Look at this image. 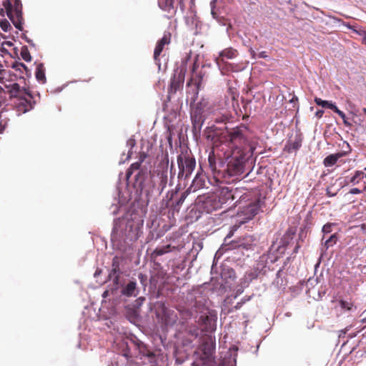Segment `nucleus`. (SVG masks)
<instances>
[{
  "label": "nucleus",
  "mask_w": 366,
  "mask_h": 366,
  "mask_svg": "<svg viewBox=\"0 0 366 366\" xmlns=\"http://www.w3.org/2000/svg\"><path fill=\"white\" fill-rule=\"evenodd\" d=\"M255 149L256 146L254 145H247L244 149L240 147L233 149L224 169V173L222 178L226 181H229L231 177L238 179L241 177L244 172L247 162L252 157Z\"/></svg>",
  "instance_id": "1"
},
{
  "label": "nucleus",
  "mask_w": 366,
  "mask_h": 366,
  "mask_svg": "<svg viewBox=\"0 0 366 366\" xmlns=\"http://www.w3.org/2000/svg\"><path fill=\"white\" fill-rule=\"evenodd\" d=\"M2 83L7 89L10 98L14 99L13 104L19 114H25L34 107L36 102L29 86H21L17 82L9 84L4 81Z\"/></svg>",
  "instance_id": "2"
},
{
  "label": "nucleus",
  "mask_w": 366,
  "mask_h": 366,
  "mask_svg": "<svg viewBox=\"0 0 366 366\" xmlns=\"http://www.w3.org/2000/svg\"><path fill=\"white\" fill-rule=\"evenodd\" d=\"M242 197L236 200L235 207H239L238 214L244 217L245 220L252 219L257 215L261 208V194L257 190H248L243 189Z\"/></svg>",
  "instance_id": "3"
},
{
  "label": "nucleus",
  "mask_w": 366,
  "mask_h": 366,
  "mask_svg": "<svg viewBox=\"0 0 366 366\" xmlns=\"http://www.w3.org/2000/svg\"><path fill=\"white\" fill-rule=\"evenodd\" d=\"M248 134L249 129L243 124L227 131V137L229 142L232 145V150L236 147H240L244 149L247 145L255 146V144L252 141L249 140Z\"/></svg>",
  "instance_id": "4"
},
{
  "label": "nucleus",
  "mask_w": 366,
  "mask_h": 366,
  "mask_svg": "<svg viewBox=\"0 0 366 366\" xmlns=\"http://www.w3.org/2000/svg\"><path fill=\"white\" fill-rule=\"evenodd\" d=\"M3 6L6 10V15L14 26L17 29L22 31L24 18L21 0H5Z\"/></svg>",
  "instance_id": "5"
},
{
  "label": "nucleus",
  "mask_w": 366,
  "mask_h": 366,
  "mask_svg": "<svg viewBox=\"0 0 366 366\" xmlns=\"http://www.w3.org/2000/svg\"><path fill=\"white\" fill-rule=\"evenodd\" d=\"M179 167L178 178L187 179L190 177L196 167V160L191 152L186 151L177 156Z\"/></svg>",
  "instance_id": "6"
},
{
  "label": "nucleus",
  "mask_w": 366,
  "mask_h": 366,
  "mask_svg": "<svg viewBox=\"0 0 366 366\" xmlns=\"http://www.w3.org/2000/svg\"><path fill=\"white\" fill-rule=\"evenodd\" d=\"M244 188L221 187L217 190L215 194L219 199L221 204H229L234 200H239L242 197V192Z\"/></svg>",
  "instance_id": "7"
},
{
  "label": "nucleus",
  "mask_w": 366,
  "mask_h": 366,
  "mask_svg": "<svg viewBox=\"0 0 366 366\" xmlns=\"http://www.w3.org/2000/svg\"><path fill=\"white\" fill-rule=\"evenodd\" d=\"M191 59V55L187 54V56L182 60V66L180 68V71L178 75V77L174 78L171 81L170 84V91L172 92L175 93L178 89L183 86L185 74L187 71V64L189 61Z\"/></svg>",
  "instance_id": "8"
},
{
  "label": "nucleus",
  "mask_w": 366,
  "mask_h": 366,
  "mask_svg": "<svg viewBox=\"0 0 366 366\" xmlns=\"http://www.w3.org/2000/svg\"><path fill=\"white\" fill-rule=\"evenodd\" d=\"M208 164L209 169L215 177H222V175L224 173V162L220 158H217L215 156L213 150L209 154Z\"/></svg>",
  "instance_id": "9"
},
{
  "label": "nucleus",
  "mask_w": 366,
  "mask_h": 366,
  "mask_svg": "<svg viewBox=\"0 0 366 366\" xmlns=\"http://www.w3.org/2000/svg\"><path fill=\"white\" fill-rule=\"evenodd\" d=\"M11 68L14 71L19 72V77H18V74H13L11 71H9V77H10L11 81H13L15 80L19 81L20 84L21 83H23L24 86H26V79H25L24 76H22V74L24 72L27 77H30L31 76V73L30 70L27 68V66L21 62L15 61L14 63L12 64Z\"/></svg>",
  "instance_id": "10"
},
{
  "label": "nucleus",
  "mask_w": 366,
  "mask_h": 366,
  "mask_svg": "<svg viewBox=\"0 0 366 366\" xmlns=\"http://www.w3.org/2000/svg\"><path fill=\"white\" fill-rule=\"evenodd\" d=\"M154 172L157 174L158 189L161 193L168 182V163L160 164Z\"/></svg>",
  "instance_id": "11"
},
{
  "label": "nucleus",
  "mask_w": 366,
  "mask_h": 366,
  "mask_svg": "<svg viewBox=\"0 0 366 366\" xmlns=\"http://www.w3.org/2000/svg\"><path fill=\"white\" fill-rule=\"evenodd\" d=\"M176 1H177L179 4L181 9L184 10V0H176ZM174 2L175 0H158L159 7L162 10L170 14V16L168 17L169 19L172 18L176 14L177 8L174 6Z\"/></svg>",
  "instance_id": "12"
},
{
  "label": "nucleus",
  "mask_w": 366,
  "mask_h": 366,
  "mask_svg": "<svg viewBox=\"0 0 366 366\" xmlns=\"http://www.w3.org/2000/svg\"><path fill=\"white\" fill-rule=\"evenodd\" d=\"M199 350L202 352V360H208L212 357L214 350V343L211 336H206L202 338Z\"/></svg>",
  "instance_id": "13"
},
{
  "label": "nucleus",
  "mask_w": 366,
  "mask_h": 366,
  "mask_svg": "<svg viewBox=\"0 0 366 366\" xmlns=\"http://www.w3.org/2000/svg\"><path fill=\"white\" fill-rule=\"evenodd\" d=\"M219 201L215 193H213L205 198L203 207L207 213H211L223 207Z\"/></svg>",
  "instance_id": "14"
},
{
  "label": "nucleus",
  "mask_w": 366,
  "mask_h": 366,
  "mask_svg": "<svg viewBox=\"0 0 366 366\" xmlns=\"http://www.w3.org/2000/svg\"><path fill=\"white\" fill-rule=\"evenodd\" d=\"M121 295L126 297H135L139 293V289L135 280H129L121 287Z\"/></svg>",
  "instance_id": "15"
},
{
  "label": "nucleus",
  "mask_w": 366,
  "mask_h": 366,
  "mask_svg": "<svg viewBox=\"0 0 366 366\" xmlns=\"http://www.w3.org/2000/svg\"><path fill=\"white\" fill-rule=\"evenodd\" d=\"M171 37V34L169 32H166L164 34L162 38L157 41L154 51V59L157 64H159V57L162 52L164 46L169 45L170 44Z\"/></svg>",
  "instance_id": "16"
},
{
  "label": "nucleus",
  "mask_w": 366,
  "mask_h": 366,
  "mask_svg": "<svg viewBox=\"0 0 366 366\" xmlns=\"http://www.w3.org/2000/svg\"><path fill=\"white\" fill-rule=\"evenodd\" d=\"M254 238L251 235H247L231 243L229 249H236L242 247L245 249H249L252 248V245L254 244Z\"/></svg>",
  "instance_id": "17"
},
{
  "label": "nucleus",
  "mask_w": 366,
  "mask_h": 366,
  "mask_svg": "<svg viewBox=\"0 0 366 366\" xmlns=\"http://www.w3.org/2000/svg\"><path fill=\"white\" fill-rule=\"evenodd\" d=\"M147 157V155L145 153H141L139 157V160L137 162H134L131 164L129 168L127 171L126 174V179L127 181H129V178L131 177L132 174L134 171H138V173L136 174L135 178L136 180L138 181V179L140 178V176L142 173V171H140V167L142 163L144 161L145 158Z\"/></svg>",
  "instance_id": "18"
},
{
  "label": "nucleus",
  "mask_w": 366,
  "mask_h": 366,
  "mask_svg": "<svg viewBox=\"0 0 366 366\" xmlns=\"http://www.w3.org/2000/svg\"><path fill=\"white\" fill-rule=\"evenodd\" d=\"M198 323L202 327V331L204 332H212L216 329L214 320L207 315H202L199 318Z\"/></svg>",
  "instance_id": "19"
},
{
  "label": "nucleus",
  "mask_w": 366,
  "mask_h": 366,
  "mask_svg": "<svg viewBox=\"0 0 366 366\" xmlns=\"http://www.w3.org/2000/svg\"><path fill=\"white\" fill-rule=\"evenodd\" d=\"M199 68V64L197 61H194L191 68V76L187 82V86H189L192 84L195 85L199 89L202 80V76L199 74L196 73V70Z\"/></svg>",
  "instance_id": "20"
},
{
  "label": "nucleus",
  "mask_w": 366,
  "mask_h": 366,
  "mask_svg": "<svg viewBox=\"0 0 366 366\" xmlns=\"http://www.w3.org/2000/svg\"><path fill=\"white\" fill-rule=\"evenodd\" d=\"M238 55V51L237 49L229 47L226 48L225 49L222 50L219 53V56L217 59L218 61H224V59H232L235 58Z\"/></svg>",
  "instance_id": "21"
},
{
  "label": "nucleus",
  "mask_w": 366,
  "mask_h": 366,
  "mask_svg": "<svg viewBox=\"0 0 366 366\" xmlns=\"http://www.w3.org/2000/svg\"><path fill=\"white\" fill-rule=\"evenodd\" d=\"M345 154L346 153L343 152L330 154L324 159L323 164L326 167H332L337 163L340 158L344 157Z\"/></svg>",
  "instance_id": "22"
},
{
  "label": "nucleus",
  "mask_w": 366,
  "mask_h": 366,
  "mask_svg": "<svg viewBox=\"0 0 366 366\" xmlns=\"http://www.w3.org/2000/svg\"><path fill=\"white\" fill-rule=\"evenodd\" d=\"M315 102L318 105L321 106L324 108H329L334 111L335 113H337L338 115H341L342 111L340 110L337 106L332 103V102L322 100L320 98L315 97Z\"/></svg>",
  "instance_id": "23"
},
{
  "label": "nucleus",
  "mask_w": 366,
  "mask_h": 366,
  "mask_svg": "<svg viewBox=\"0 0 366 366\" xmlns=\"http://www.w3.org/2000/svg\"><path fill=\"white\" fill-rule=\"evenodd\" d=\"M296 234V229L294 227H289L282 237L281 238V245L282 247H287L290 242L293 239L295 235Z\"/></svg>",
  "instance_id": "24"
},
{
  "label": "nucleus",
  "mask_w": 366,
  "mask_h": 366,
  "mask_svg": "<svg viewBox=\"0 0 366 366\" xmlns=\"http://www.w3.org/2000/svg\"><path fill=\"white\" fill-rule=\"evenodd\" d=\"M364 178V172L360 170L355 172L354 175L351 177H347L343 184V186L348 185L349 184H357Z\"/></svg>",
  "instance_id": "25"
},
{
  "label": "nucleus",
  "mask_w": 366,
  "mask_h": 366,
  "mask_svg": "<svg viewBox=\"0 0 366 366\" xmlns=\"http://www.w3.org/2000/svg\"><path fill=\"white\" fill-rule=\"evenodd\" d=\"M302 146V139L300 136H295L294 139H290L288 141L287 145L285 146L288 152H291L292 151H296L299 149Z\"/></svg>",
  "instance_id": "26"
},
{
  "label": "nucleus",
  "mask_w": 366,
  "mask_h": 366,
  "mask_svg": "<svg viewBox=\"0 0 366 366\" xmlns=\"http://www.w3.org/2000/svg\"><path fill=\"white\" fill-rule=\"evenodd\" d=\"M191 120L194 130H200L204 122L203 115L191 113Z\"/></svg>",
  "instance_id": "27"
},
{
  "label": "nucleus",
  "mask_w": 366,
  "mask_h": 366,
  "mask_svg": "<svg viewBox=\"0 0 366 366\" xmlns=\"http://www.w3.org/2000/svg\"><path fill=\"white\" fill-rule=\"evenodd\" d=\"M204 179H203L202 176L197 173L193 179L192 184L190 187L191 188L194 189V191H196L197 189H199L200 188H202L204 186Z\"/></svg>",
  "instance_id": "28"
},
{
  "label": "nucleus",
  "mask_w": 366,
  "mask_h": 366,
  "mask_svg": "<svg viewBox=\"0 0 366 366\" xmlns=\"http://www.w3.org/2000/svg\"><path fill=\"white\" fill-rule=\"evenodd\" d=\"M36 79L41 83L44 84L46 82V76L44 72V67L43 64H39L36 66L35 72Z\"/></svg>",
  "instance_id": "29"
},
{
  "label": "nucleus",
  "mask_w": 366,
  "mask_h": 366,
  "mask_svg": "<svg viewBox=\"0 0 366 366\" xmlns=\"http://www.w3.org/2000/svg\"><path fill=\"white\" fill-rule=\"evenodd\" d=\"M115 274H121L119 268V259L117 257H114L112 259V269L109 274V278H112Z\"/></svg>",
  "instance_id": "30"
},
{
  "label": "nucleus",
  "mask_w": 366,
  "mask_h": 366,
  "mask_svg": "<svg viewBox=\"0 0 366 366\" xmlns=\"http://www.w3.org/2000/svg\"><path fill=\"white\" fill-rule=\"evenodd\" d=\"M188 194H189V189L186 190L183 193H182L181 197L176 202L175 204H172V207H173L174 210H175L177 212H179V207L182 206V204L184 202V200L187 198Z\"/></svg>",
  "instance_id": "31"
},
{
  "label": "nucleus",
  "mask_w": 366,
  "mask_h": 366,
  "mask_svg": "<svg viewBox=\"0 0 366 366\" xmlns=\"http://www.w3.org/2000/svg\"><path fill=\"white\" fill-rule=\"evenodd\" d=\"M338 240V235L337 233L332 234L328 239L325 242V248L327 249L329 247L335 245Z\"/></svg>",
  "instance_id": "32"
},
{
  "label": "nucleus",
  "mask_w": 366,
  "mask_h": 366,
  "mask_svg": "<svg viewBox=\"0 0 366 366\" xmlns=\"http://www.w3.org/2000/svg\"><path fill=\"white\" fill-rule=\"evenodd\" d=\"M206 103L205 102H198L196 104L195 107L192 109L191 113L194 114H199L202 115L204 112V107H205Z\"/></svg>",
  "instance_id": "33"
},
{
  "label": "nucleus",
  "mask_w": 366,
  "mask_h": 366,
  "mask_svg": "<svg viewBox=\"0 0 366 366\" xmlns=\"http://www.w3.org/2000/svg\"><path fill=\"white\" fill-rule=\"evenodd\" d=\"M206 103L205 102H198L196 104L195 107L192 109L191 113L194 114H199L202 115L204 112V107H205Z\"/></svg>",
  "instance_id": "34"
},
{
  "label": "nucleus",
  "mask_w": 366,
  "mask_h": 366,
  "mask_svg": "<svg viewBox=\"0 0 366 366\" xmlns=\"http://www.w3.org/2000/svg\"><path fill=\"white\" fill-rule=\"evenodd\" d=\"M170 248H171L170 244H167V245L162 246L160 247H157L154 249L153 254H156L157 256H161V255H163V254L169 252L170 251Z\"/></svg>",
  "instance_id": "35"
},
{
  "label": "nucleus",
  "mask_w": 366,
  "mask_h": 366,
  "mask_svg": "<svg viewBox=\"0 0 366 366\" xmlns=\"http://www.w3.org/2000/svg\"><path fill=\"white\" fill-rule=\"evenodd\" d=\"M20 55L24 61H31V56L26 46H23L21 48Z\"/></svg>",
  "instance_id": "36"
},
{
  "label": "nucleus",
  "mask_w": 366,
  "mask_h": 366,
  "mask_svg": "<svg viewBox=\"0 0 366 366\" xmlns=\"http://www.w3.org/2000/svg\"><path fill=\"white\" fill-rule=\"evenodd\" d=\"M339 304H340V307L342 310H345L347 311H350L354 306L352 302H347L344 300H340L339 301Z\"/></svg>",
  "instance_id": "37"
},
{
  "label": "nucleus",
  "mask_w": 366,
  "mask_h": 366,
  "mask_svg": "<svg viewBox=\"0 0 366 366\" xmlns=\"http://www.w3.org/2000/svg\"><path fill=\"white\" fill-rule=\"evenodd\" d=\"M0 27L4 31H8L11 29L10 23L6 19L0 21Z\"/></svg>",
  "instance_id": "38"
},
{
  "label": "nucleus",
  "mask_w": 366,
  "mask_h": 366,
  "mask_svg": "<svg viewBox=\"0 0 366 366\" xmlns=\"http://www.w3.org/2000/svg\"><path fill=\"white\" fill-rule=\"evenodd\" d=\"M335 225L333 223H327L325 224L322 229V231L324 234H329L332 232V227Z\"/></svg>",
  "instance_id": "39"
},
{
  "label": "nucleus",
  "mask_w": 366,
  "mask_h": 366,
  "mask_svg": "<svg viewBox=\"0 0 366 366\" xmlns=\"http://www.w3.org/2000/svg\"><path fill=\"white\" fill-rule=\"evenodd\" d=\"M119 278H120V274H115L111 278L112 280L113 283H114V285L117 286V285H119Z\"/></svg>",
  "instance_id": "40"
},
{
  "label": "nucleus",
  "mask_w": 366,
  "mask_h": 366,
  "mask_svg": "<svg viewBox=\"0 0 366 366\" xmlns=\"http://www.w3.org/2000/svg\"><path fill=\"white\" fill-rule=\"evenodd\" d=\"M343 120V123L347 127H350L351 124L347 121L346 115L343 112H342L341 115H339Z\"/></svg>",
  "instance_id": "41"
},
{
  "label": "nucleus",
  "mask_w": 366,
  "mask_h": 366,
  "mask_svg": "<svg viewBox=\"0 0 366 366\" xmlns=\"http://www.w3.org/2000/svg\"><path fill=\"white\" fill-rule=\"evenodd\" d=\"M348 28L352 29V31H354L355 33H357L359 35H364L366 33L365 31H364V30H356L352 26H348Z\"/></svg>",
  "instance_id": "42"
},
{
  "label": "nucleus",
  "mask_w": 366,
  "mask_h": 366,
  "mask_svg": "<svg viewBox=\"0 0 366 366\" xmlns=\"http://www.w3.org/2000/svg\"><path fill=\"white\" fill-rule=\"evenodd\" d=\"M362 192V190L359 189L358 188H352L350 190L349 193L351 194H357Z\"/></svg>",
  "instance_id": "43"
},
{
  "label": "nucleus",
  "mask_w": 366,
  "mask_h": 366,
  "mask_svg": "<svg viewBox=\"0 0 366 366\" xmlns=\"http://www.w3.org/2000/svg\"><path fill=\"white\" fill-rule=\"evenodd\" d=\"M257 56H258V58H261V59H267L268 57V55L267 54V51H263L259 52L257 54Z\"/></svg>",
  "instance_id": "44"
},
{
  "label": "nucleus",
  "mask_w": 366,
  "mask_h": 366,
  "mask_svg": "<svg viewBox=\"0 0 366 366\" xmlns=\"http://www.w3.org/2000/svg\"><path fill=\"white\" fill-rule=\"evenodd\" d=\"M323 114H324V111H323V110H321V109L317 110V111L316 112V113H315V116H316V117H317V118H318V119L322 118V116H323Z\"/></svg>",
  "instance_id": "45"
},
{
  "label": "nucleus",
  "mask_w": 366,
  "mask_h": 366,
  "mask_svg": "<svg viewBox=\"0 0 366 366\" xmlns=\"http://www.w3.org/2000/svg\"><path fill=\"white\" fill-rule=\"evenodd\" d=\"M145 300L146 299L144 297H139L136 300V302L137 305H141L145 301Z\"/></svg>",
  "instance_id": "46"
},
{
  "label": "nucleus",
  "mask_w": 366,
  "mask_h": 366,
  "mask_svg": "<svg viewBox=\"0 0 366 366\" xmlns=\"http://www.w3.org/2000/svg\"><path fill=\"white\" fill-rule=\"evenodd\" d=\"M139 279L140 280V282L143 284L144 281L147 280V277L145 274L142 273H139L138 275Z\"/></svg>",
  "instance_id": "47"
},
{
  "label": "nucleus",
  "mask_w": 366,
  "mask_h": 366,
  "mask_svg": "<svg viewBox=\"0 0 366 366\" xmlns=\"http://www.w3.org/2000/svg\"><path fill=\"white\" fill-rule=\"evenodd\" d=\"M190 333L194 336L195 337H197L199 336V330L198 328H195L193 330H190Z\"/></svg>",
  "instance_id": "48"
},
{
  "label": "nucleus",
  "mask_w": 366,
  "mask_h": 366,
  "mask_svg": "<svg viewBox=\"0 0 366 366\" xmlns=\"http://www.w3.org/2000/svg\"><path fill=\"white\" fill-rule=\"evenodd\" d=\"M244 301H240V302H237V303L236 304V305L234 307V309H235V310H239V309H240V308L242 307V305H243V304H244Z\"/></svg>",
  "instance_id": "49"
},
{
  "label": "nucleus",
  "mask_w": 366,
  "mask_h": 366,
  "mask_svg": "<svg viewBox=\"0 0 366 366\" xmlns=\"http://www.w3.org/2000/svg\"><path fill=\"white\" fill-rule=\"evenodd\" d=\"M298 98L293 94L292 99L290 100V103H297Z\"/></svg>",
  "instance_id": "50"
},
{
  "label": "nucleus",
  "mask_w": 366,
  "mask_h": 366,
  "mask_svg": "<svg viewBox=\"0 0 366 366\" xmlns=\"http://www.w3.org/2000/svg\"><path fill=\"white\" fill-rule=\"evenodd\" d=\"M227 119L226 116H222L219 119H216V122H224Z\"/></svg>",
  "instance_id": "51"
},
{
  "label": "nucleus",
  "mask_w": 366,
  "mask_h": 366,
  "mask_svg": "<svg viewBox=\"0 0 366 366\" xmlns=\"http://www.w3.org/2000/svg\"><path fill=\"white\" fill-rule=\"evenodd\" d=\"M176 193H177V191H171V192H169L167 193V197H168L170 195V197H169V200H171V199L173 198L174 195Z\"/></svg>",
  "instance_id": "52"
},
{
  "label": "nucleus",
  "mask_w": 366,
  "mask_h": 366,
  "mask_svg": "<svg viewBox=\"0 0 366 366\" xmlns=\"http://www.w3.org/2000/svg\"><path fill=\"white\" fill-rule=\"evenodd\" d=\"M249 52L252 58H255L256 56H257L256 52L252 48L249 49Z\"/></svg>",
  "instance_id": "53"
},
{
  "label": "nucleus",
  "mask_w": 366,
  "mask_h": 366,
  "mask_svg": "<svg viewBox=\"0 0 366 366\" xmlns=\"http://www.w3.org/2000/svg\"><path fill=\"white\" fill-rule=\"evenodd\" d=\"M127 144L130 145L132 147H133L135 144V141L134 139H129L127 142Z\"/></svg>",
  "instance_id": "54"
},
{
  "label": "nucleus",
  "mask_w": 366,
  "mask_h": 366,
  "mask_svg": "<svg viewBox=\"0 0 366 366\" xmlns=\"http://www.w3.org/2000/svg\"><path fill=\"white\" fill-rule=\"evenodd\" d=\"M5 129V126L0 123V134H2Z\"/></svg>",
  "instance_id": "55"
},
{
  "label": "nucleus",
  "mask_w": 366,
  "mask_h": 366,
  "mask_svg": "<svg viewBox=\"0 0 366 366\" xmlns=\"http://www.w3.org/2000/svg\"><path fill=\"white\" fill-rule=\"evenodd\" d=\"M348 331V329L347 328H345V330H342L340 331V337L342 336V335H345L346 334V332Z\"/></svg>",
  "instance_id": "56"
},
{
  "label": "nucleus",
  "mask_w": 366,
  "mask_h": 366,
  "mask_svg": "<svg viewBox=\"0 0 366 366\" xmlns=\"http://www.w3.org/2000/svg\"><path fill=\"white\" fill-rule=\"evenodd\" d=\"M167 140L169 144H172V134L169 133V134L167 137Z\"/></svg>",
  "instance_id": "57"
},
{
  "label": "nucleus",
  "mask_w": 366,
  "mask_h": 366,
  "mask_svg": "<svg viewBox=\"0 0 366 366\" xmlns=\"http://www.w3.org/2000/svg\"><path fill=\"white\" fill-rule=\"evenodd\" d=\"M362 43L366 44V33L364 34L363 39H362Z\"/></svg>",
  "instance_id": "58"
},
{
  "label": "nucleus",
  "mask_w": 366,
  "mask_h": 366,
  "mask_svg": "<svg viewBox=\"0 0 366 366\" xmlns=\"http://www.w3.org/2000/svg\"><path fill=\"white\" fill-rule=\"evenodd\" d=\"M4 100L5 99L3 97L0 96V105L4 102Z\"/></svg>",
  "instance_id": "59"
},
{
  "label": "nucleus",
  "mask_w": 366,
  "mask_h": 366,
  "mask_svg": "<svg viewBox=\"0 0 366 366\" xmlns=\"http://www.w3.org/2000/svg\"><path fill=\"white\" fill-rule=\"evenodd\" d=\"M27 42H28L30 45H31V46H34V44L32 42V41H31V40H27Z\"/></svg>",
  "instance_id": "60"
},
{
  "label": "nucleus",
  "mask_w": 366,
  "mask_h": 366,
  "mask_svg": "<svg viewBox=\"0 0 366 366\" xmlns=\"http://www.w3.org/2000/svg\"><path fill=\"white\" fill-rule=\"evenodd\" d=\"M299 247H299L298 245H297V246H296V247H295V248L294 252H297Z\"/></svg>",
  "instance_id": "61"
},
{
  "label": "nucleus",
  "mask_w": 366,
  "mask_h": 366,
  "mask_svg": "<svg viewBox=\"0 0 366 366\" xmlns=\"http://www.w3.org/2000/svg\"><path fill=\"white\" fill-rule=\"evenodd\" d=\"M108 295V291H105L103 294V297H106Z\"/></svg>",
  "instance_id": "62"
},
{
  "label": "nucleus",
  "mask_w": 366,
  "mask_h": 366,
  "mask_svg": "<svg viewBox=\"0 0 366 366\" xmlns=\"http://www.w3.org/2000/svg\"><path fill=\"white\" fill-rule=\"evenodd\" d=\"M362 111H363V113L366 115V108H364V109H362Z\"/></svg>",
  "instance_id": "63"
},
{
  "label": "nucleus",
  "mask_w": 366,
  "mask_h": 366,
  "mask_svg": "<svg viewBox=\"0 0 366 366\" xmlns=\"http://www.w3.org/2000/svg\"><path fill=\"white\" fill-rule=\"evenodd\" d=\"M365 191H366V185L364 186V188L362 189V192H365Z\"/></svg>",
  "instance_id": "64"
}]
</instances>
